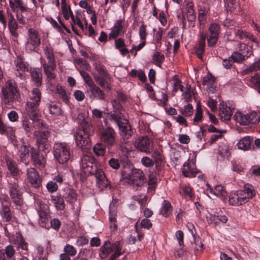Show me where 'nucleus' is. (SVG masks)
<instances>
[{"mask_svg": "<svg viewBox=\"0 0 260 260\" xmlns=\"http://www.w3.org/2000/svg\"><path fill=\"white\" fill-rule=\"evenodd\" d=\"M44 51L46 56L48 60V63H47V64H49L50 67L51 68H52V67H54V64H56L52 48L50 46H47L44 49Z\"/></svg>", "mask_w": 260, "mask_h": 260, "instance_id": "2f4dec72", "label": "nucleus"}, {"mask_svg": "<svg viewBox=\"0 0 260 260\" xmlns=\"http://www.w3.org/2000/svg\"><path fill=\"white\" fill-rule=\"evenodd\" d=\"M220 26L216 23L211 24L209 28L211 36L218 37Z\"/></svg>", "mask_w": 260, "mask_h": 260, "instance_id": "6e6d98bb", "label": "nucleus"}, {"mask_svg": "<svg viewBox=\"0 0 260 260\" xmlns=\"http://www.w3.org/2000/svg\"><path fill=\"white\" fill-rule=\"evenodd\" d=\"M51 198L57 209L62 210L65 208L63 198L60 195H52Z\"/></svg>", "mask_w": 260, "mask_h": 260, "instance_id": "473e14b6", "label": "nucleus"}, {"mask_svg": "<svg viewBox=\"0 0 260 260\" xmlns=\"http://www.w3.org/2000/svg\"><path fill=\"white\" fill-rule=\"evenodd\" d=\"M63 198L67 202L73 204L77 200V194L74 189L67 187L64 189V194Z\"/></svg>", "mask_w": 260, "mask_h": 260, "instance_id": "c756f323", "label": "nucleus"}, {"mask_svg": "<svg viewBox=\"0 0 260 260\" xmlns=\"http://www.w3.org/2000/svg\"><path fill=\"white\" fill-rule=\"evenodd\" d=\"M249 200L244 191L238 190L229 196V204L233 206H238L246 204Z\"/></svg>", "mask_w": 260, "mask_h": 260, "instance_id": "f8f14e48", "label": "nucleus"}, {"mask_svg": "<svg viewBox=\"0 0 260 260\" xmlns=\"http://www.w3.org/2000/svg\"><path fill=\"white\" fill-rule=\"evenodd\" d=\"M251 142V140L250 137H245L239 141L238 147L240 149L247 150L250 147Z\"/></svg>", "mask_w": 260, "mask_h": 260, "instance_id": "c9c22d12", "label": "nucleus"}, {"mask_svg": "<svg viewBox=\"0 0 260 260\" xmlns=\"http://www.w3.org/2000/svg\"><path fill=\"white\" fill-rule=\"evenodd\" d=\"M182 174L186 177L194 176L197 173L195 163L192 161H188L185 163L182 169Z\"/></svg>", "mask_w": 260, "mask_h": 260, "instance_id": "393cba45", "label": "nucleus"}, {"mask_svg": "<svg viewBox=\"0 0 260 260\" xmlns=\"http://www.w3.org/2000/svg\"><path fill=\"white\" fill-rule=\"evenodd\" d=\"M26 172L31 185L35 188H39L41 185V180L37 170L35 168H29L26 169Z\"/></svg>", "mask_w": 260, "mask_h": 260, "instance_id": "f3484780", "label": "nucleus"}, {"mask_svg": "<svg viewBox=\"0 0 260 260\" xmlns=\"http://www.w3.org/2000/svg\"><path fill=\"white\" fill-rule=\"evenodd\" d=\"M7 168L10 174L14 177L17 178L20 176V170L18 169L16 161L9 157L6 158Z\"/></svg>", "mask_w": 260, "mask_h": 260, "instance_id": "4be33fe9", "label": "nucleus"}, {"mask_svg": "<svg viewBox=\"0 0 260 260\" xmlns=\"http://www.w3.org/2000/svg\"><path fill=\"white\" fill-rule=\"evenodd\" d=\"M250 55L251 53H249L248 51H247V52L245 51L242 52L235 51L229 57V58H232L233 62L241 63L245 59V57L248 58Z\"/></svg>", "mask_w": 260, "mask_h": 260, "instance_id": "bb28decb", "label": "nucleus"}, {"mask_svg": "<svg viewBox=\"0 0 260 260\" xmlns=\"http://www.w3.org/2000/svg\"><path fill=\"white\" fill-rule=\"evenodd\" d=\"M30 156L32 161L37 167L43 168L44 167L45 159L40 150H37L34 147L30 148Z\"/></svg>", "mask_w": 260, "mask_h": 260, "instance_id": "a211bd4d", "label": "nucleus"}, {"mask_svg": "<svg viewBox=\"0 0 260 260\" xmlns=\"http://www.w3.org/2000/svg\"><path fill=\"white\" fill-rule=\"evenodd\" d=\"M42 127H41L40 128H42ZM35 135L38 149L42 151H49L50 144L48 140V138L49 136L50 133L48 131H43L41 129L36 131Z\"/></svg>", "mask_w": 260, "mask_h": 260, "instance_id": "0eeeda50", "label": "nucleus"}, {"mask_svg": "<svg viewBox=\"0 0 260 260\" xmlns=\"http://www.w3.org/2000/svg\"><path fill=\"white\" fill-rule=\"evenodd\" d=\"M41 99V93L38 88H34L32 91V96L31 99L32 102L36 105H40Z\"/></svg>", "mask_w": 260, "mask_h": 260, "instance_id": "79ce46f5", "label": "nucleus"}, {"mask_svg": "<svg viewBox=\"0 0 260 260\" xmlns=\"http://www.w3.org/2000/svg\"><path fill=\"white\" fill-rule=\"evenodd\" d=\"M121 247L120 243L115 242L111 243L109 240L105 242L104 245L100 248V255L102 258H106L107 255Z\"/></svg>", "mask_w": 260, "mask_h": 260, "instance_id": "2eb2a0df", "label": "nucleus"}, {"mask_svg": "<svg viewBox=\"0 0 260 260\" xmlns=\"http://www.w3.org/2000/svg\"><path fill=\"white\" fill-rule=\"evenodd\" d=\"M260 70V58L254 62L244 71L246 74H249L253 71H257Z\"/></svg>", "mask_w": 260, "mask_h": 260, "instance_id": "de8ad7c7", "label": "nucleus"}, {"mask_svg": "<svg viewBox=\"0 0 260 260\" xmlns=\"http://www.w3.org/2000/svg\"><path fill=\"white\" fill-rule=\"evenodd\" d=\"M156 185V180L155 176L152 174H150L149 176V181H148V185L149 187L148 188V191H151L153 190Z\"/></svg>", "mask_w": 260, "mask_h": 260, "instance_id": "603ef678", "label": "nucleus"}, {"mask_svg": "<svg viewBox=\"0 0 260 260\" xmlns=\"http://www.w3.org/2000/svg\"><path fill=\"white\" fill-rule=\"evenodd\" d=\"M152 59L158 66L160 67L161 64L165 59V57L164 54H161L160 52H155L153 55Z\"/></svg>", "mask_w": 260, "mask_h": 260, "instance_id": "49530a36", "label": "nucleus"}, {"mask_svg": "<svg viewBox=\"0 0 260 260\" xmlns=\"http://www.w3.org/2000/svg\"><path fill=\"white\" fill-rule=\"evenodd\" d=\"M39 105H36V103L31 102H27L26 104V110L27 114L29 118L33 119L35 121L39 123V114L38 107Z\"/></svg>", "mask_w": 260, "mask_h": 260, "instance_id": "6ab92c4d", "label": "nucleus"}, {"mask_svg": "<svg viewBox=\"0 0 260 260\" xmlns=\"http://www.w3.org/2000/svg\"><path fill=\"white\" fill-rule=\"evenodd\" d=\"M141 162L143 166L147 168L151 167L154 165L153 160L147 156H145L142 158Z\"/></svg>", "mask_w": 260, "mask_h": 260, "instance_id": "bf43d9fd", "label": "nucleus"}, {"mask_svg": "<svg viewBox=\"0 0 260 260\" xmlns=\"http://www.w3.org/2000/svg\"><path fill=\"white\" fill-rule=\"evenodd\" d=\"M172 210L173 208L170 203L168 201L164 200L160 209V213L166 217L169 215Z\"/></svg>", "mask_w": 260, "mask_h": 260, "instance_id": "58836bf2", "label": "nucleus"}, {"mask_svg": "<svg viewBox=\"0 0 260 260\" xmlns=\"http://www.w3.org/2000/svg\"><path fill=\"white\" fill-rule=\"evenodd\" d=\"M210 192L217 196H221L223 197H225L227 195V192L225 190L224 187L221 185L216 186L215 187V191L211 189Z\"/></svg>", "mask_w": 260, "mask_h": 260, "instance_id": "a18cd8bd", "label": "nucleus"}, {"mask_svg": "<svg viewBox=\"0 0 260 260\" xmlns=\"http://www.w3.org/2000/svg\"><path fill=\"white\" fill-rule=\"evenodd\" d=\"M215 81V77L211 74H209L203 78L202 82L203 85H213Z\"/></svg>", "mask_w": 260, "mask_h": 260, "instance_id": "4d7b16f0", "label": "nucleus"}, {"mask_svg": "<svg viewBox=\"0 0 260 260\" xmlns=\"http://www.w3.org/2000/svg\"><path fill=\"white\" fill-rule=\"evenodd\" d=\"M4 101L6 104H9L20 97L17 84L14 80H8L5 86L2 88Z\"/></svg>", "mask_w": 260, "mask_h": 260, "instance_id": "20e7f679", "label": "nucleus"}, {"mask_svg": "<svg viewBox=\"0 0 260 260\" xmlns=\"http://www.w3.org/2000/svg\"><path fill=\"white\" fill-rule=\"evenodd\" d=\"M9 189L10 196L13 203L17 206H21L23 204V199L18 184L15 182L10 183Z\"/></svg>", "mask_w": 260, "mask_h": 260, "instance_id": "ddd939ff", "label": "nucleus"}, {"mask_svg": "<svg viewBox=\"0 0 260 260\" xmlns=\"http://www.w3.org/2000/svg\"><path fill=\"white\" fill-rule=\"evenodd\" d=\"M258 115L256 112H252L245 115L240 112H237L234 116V119L241 125H248L255 123L257 121Z\"/></svg>", "mask_w": 260, "mask_h": 260, "instance_id": "1a4fd4ad", "label": "nucleus"}, {"mask_svg": "<svg viewBox=\"0 0 260 260\" xmlns=\"http://www.w3.org/2000/svg\"><path fill=\"white\" fill-rule=\"evenodd\" d=\"M64 252L70 256H75L77 253L76 248L72 245L67 244L64 247Z\"/></svg>", "mask_w": 260, "mask_h": 260, "instance_id": "5fc2aeb1", "label": "nucleus"}, {"mask_svg": "<svg viewBox=\"0 0 260 260\" xmlns=\"http://www.w3.org/2000/svg\"><path fill=\"white\" fill-rule=\"evenodd\" d=\"M79 71L80 75L83 78L85 82L88 85L89 87L94 83L88 73L83 70H79Z\"/></svg>", "mask_w": 260, "mask_h": 260, "instance_id": "09e8293b", "label": "nucleus"}, {"mask_svg": "<svg viewBox=\"0 0 260 260\" xmlns=\"http://www.w3.org/2000/svg\"><path fill=\"white\" fill-rule=\"evenodd\" d=\"M181 113L185 116H191L193 113V107L191 104H187L184 107V109L181 111Z\"/></svg>", "mask_w": 260, "mask_h": 260, "instance_id": "13d9d810", "label": "nucleus"}, {"mask_svg": "<svg viewBox=\"0 0 260 260\" xmlns=\"http://www.w3.org/2000/svg\"><path fill=\"white\" fill-rule=\"evenodd\" d=\"M18 150V155L20 162L27 166L29 164V153H30V147L27 145L23 141L16 145Z\"/></svg>", "mask_w": 260, "mask_h": 260, "instance_id": "9d476101", "label": "nucleus"}, {"mask_svg": "<svg viewBox=\"0 0 260 260\" xmlns=\"http://www.w3.org/2000/svg\"><path fill=\"white\" fill-rule=\"evenodd\" d=\"M109 119L114 121L118 126L121 136L124 140H127L132 136L133 131L126 119L121 120V116L116 114H111Z\"/></svg>", "mask_w": 260, "mask_h": 260, "instance_id": "39448f33", "label": "nucleus"}, {"mask_svg": "<svg viewBox=\"0 0 260 260\" xmlns=\"http://www.w3.org/2000/svg\"><path fill=\"white\" fill-rule=\"evenodd\" d=\"M112 104L114 108V113L113 114H116L121 116V120H122L123 114L122 111L123 108L122 106L120 104L119 102L116 100H114L112 102Z\"/></svg>", "mask_w": 260, "mask_h": 260, "instance_id": "37998d69", "label": "nucleus"}, {"mask_svg": "<svg viewBox=\"0 0 260 260\" xmlns=\"http://www.w3.org/2000/svg\"><path fill=\"white\" fill-rule=\"evenodd\" d=\"M15 252L14 246L8 245L5 249L0 250V260H15L14 257Z\"/></svg>", "mask_w": 260, "mask_h": 260, "instance_id": "aec40b11", "label": "nucleus"}, {"mask_svg": "<svg viewBox=\"0 0 260 260\" xmlns=\"http://www.w3.org/2000/svg\"><path fill=\"white\" fill-rule=\"evenodd\" d=\"M32 80L35 82L36 86H41L42 84V75L39 69H34L30 72Z\"/></svg>", "mask_w": 260, "mask_h": 260, "instance_id": "72a5a7b5", "label": "nucleus"}, {"mask_svg": "<svg viewBox=\"0 0 260 260\" xmlns=\"http://www.w3.org/2000/svg\"><path fill=\"white\" fill-rule=\"evenodd\" d=\"M206 219L209 224L214 223L215 224H217L219 223L218 215L209 214V215L207 216Z\"/></svg>", "mask_w": 260, "mask_h": 260, "instance_id": "680f3d73", "label": "nucleus"}, {"mask_svg": "<svg viewBox=\"0 0 260 260\" xmlns=\"http://www.w3.org/2000/svg\"><path fill=\"white\" fill-rule=\"evenodd\" d=\"M196 15L193 9L188 10L187 14V20L189 23V26L194 27L196 23Z\"/></svg>", "mask_w": 260, "mask_h": 260, "instance_id": "c03bdc74", "label": "nucleus"}, {"mask_svg": "<svg viewBox=\"0 0 260 260\" xmlns=\"http://www.w3.org/2000/svg\"><path fill=\"white\" fill-rule=\"evenodd\" d=\"M191 188L186 185H183L181 187V189L179 190V193L181 195H184L185 197H191Z\"/></svg>", "mask_w": 260, "mask_h": 260, "instance_id": "052dcab7", "label": "nucleus"}, {"mask_svg": "<svg viewBox=\"0 0 260 260\" xmlns=\"http://www.w3.org/2000/svg\"><path fill=\"white\" fill-rule=\"evenodd\" d=\"M241 190L245 192L246 196L247 197H248L249 199L252 198L255 195V191L254 189L253 186L249 183L246 184L244 186V189Z\"/></svg>", "mask_w": 260, "mask_h": 260, "instance_id": "ea45409f", "label": "nucleus"}, {"mask_svg": "<svg viewBox=\"0 0 260 260\" xmlns=\"http://www.w3.org/2000/svg\"><path fill=\"white\" fill-rule=\"evenodd\" d=\"M49 112L53 116H59L61 114V110L58 105L52 103L47 105Z\"/></svg>", "mask_w": 260, "mask_h": 260, "instance_id": "4c0bfd02", "label": "nucleus"}, {"mask_svg": "<svg viewBox=\"0 0 260 260\" xmlns=\"http://www.w3.org/2000/svg\"><path fill=\"white\" fill-rule=\"evenodd\" d=\"M105 146H106L105 145L97 143L93 147V151L96 155L102 156L105 152Z\"/></svg>", "mask_w": 260, "mask_h": 260, "instance_id": "8fccbe9b", "label": "nucleus"}, {"mask_svg": "<svg viewBox=\"0 0 260 260\" xmlns=\"http://www.w3.org/2000/svg\"><path fill=\"white\" fill-rule=\"evenodd\" d=\"M100 136L102 142L108 148H111L116 144V134L110 126L100 129Z\"/></svg>", "mask_w": 260, "mask_h": 260, "instance_id": "423d86ee", "label": "nucleus"}, {"mask_svg": "<svg viewBox=\"0 0 260 260\" xmlns=\"http://www.w3.org/2000/svg\"><path fill=\"white\" fill-rule=\"evenodd\" d=\"M22 126L28 136H30L33 129L36 127L38 128L44 127V124L41 120L39 123L35 121L33 119H28L26 117H23L21 120Z\"/></svg>", "mask_w": 260, "mask_h": 260, "instance_id": "dca6fc26", "label": "nucleus"}, {"mask_svg": "<svg viewBox=\"0 0 260 260\" xmlns=\"http://www.w3.org/2000/svg\"><path fill=\"white\" fill-rule=\"evenodd\" d=\"M206 36L202 34L199 40V45L194 47L195 54L200 59H203L202 55L205 52Z\"/></svg>", "mask_w": 260, "mask_h": 260, "instance_id": "c85d7f7f", "label": "nucleus"}, {"mask_svg": "<svg viewBox=\"0 0 260 260\" xmlns=\"http://www.w3.org/2000/svg\"><path fill=\"white\" fill-rule=\"evenodd\" d=\"M53 152L55 160L60 164L63 165L67 163L71 158L70 147L64 143H55Z\"/></svg>", "mask_w": 260, "mask_h": 260, "instance_id": "7ed1b4c3", "label": "nucleus"}, {"mask_svg": "<svg viewBox=\"0 0 260 260\" xmlns=\"http://www.w3.org/2000/svg\"><path fill=\"white\" fill-rule=\"evenodd\" d=\"M235 35L241 40L245 39L246 40H251L255 43L256 46H258V42L257 41L256 39L253 37L252 35L247 31H244L241 29H238L235 31Z\"/></svg>", "mask_w": 260, "mask_h": 260, "instance_id": "7c9ffc66", "label": "nucleus"}, {"mask_svg": "<svg viewBox=\"0 0 260 260\" xmlns=\"http://www.w3.org/2000/svg\"><path fill=\"white\" fill-rule=\"evenodd\" d=\"M250 82L253 87L260 93V75L255 74L250 78Z\"/></svg>", "mask_w": 260, "mask_h": 260, "instance_id": "a19ab883", "label": "nucleus"}, {"mask_svg": "<svg viewBox=\"0 0 260 260\" xmlns=\"http://www.w3.org/2000/svg\"><path fill=\"white\" fill-rule=\"evenodd\" d=\"M50 223L51 227L53 229L57 231L59 230L61 225V222L59 219L57 218H53L52 220H51Z\"/></svg>", "mask_w": 260, "mask_h": 260, "instance_id": "774afa93", "label": "nucleus"}, {"mask_svg": "<svg viewBox=\"0 0 260 260\" xmlns=\"http://www.w3.org/2000/svg\"><path fill=\"white\" fill-rule=\"evenodd\" d=\"M46 187L49 192H53L57 190L58 185L55 182L50 181L46 184Z\"/></svg>", "mask_w": 260, "mask_h": 260, "instance_id": "0e129e2a", "label": "nucleus"}, {"mask_svg": "<svg viewBox=\"0 0 260 260\" xmlns=\"http://www.w3.org/2000/svg\"><path fill=\"white\" fill-rule=\"evenodd\" d=\"M136 147L140 151L148 154L152 152L154 144L151 139L147 137H143L136 141Z\"/></svg>", "mask_w": 260, "mask_h": 260, "instance_id": "9b49d317", "label": "nucleus"}, {"mask_svg": "<svg viewBox=\"0 0 260 260\" xmlns=\"http://www.w3.org/2000/svg\"><path fill=\"white\" fill-rule=\"evenodd\" d=\"M44 72L46 75L48 82L51 81L52 80L55 78V75L52 72L56 69V64H54V67L51 68L50 67L49 64L44 63L43 64Z\"/></svg>", "mask_w": 260, "mask_h": 260, "instance_id": "f704fd0d", "label": "nucleus"}, {"mask_svg": "<svg viewBox=\"0 0 260 260\" xmlns=\"http://www.w3.org/2000/svg\"><path fill=\"white\" fill-rule=\"evenodd\" d=\"M233 109H234V108L221 104L219 113L221 120L222 121L230 120L233 114Z\"/></svg>", "mask_w": 260, "mask_h": 260, "instance_id": "a878e982", "label": "nucleus"}, {"mask_svg": "<svg viewBox=\"0 0 260 260\" xmlns=\"http://www.w3.org/2000/svg\"><path fill=\"white\" fill-rule=\"evenodd\" d=\"M81 167L86 175H94L96 179V183L99 188L104 189L109 185V181L106 178L102 169L99 168L95 160L88 155H84L81 160Z\"/></svg>", "mask_w": 260, "mask_h": 260, "instance_id": "f03ea898", "label": "nucleus"}, {"mask_svg": "<svg viewBox=\"0 0 260 260\" xmlns=\"http://www.w3.org/2000/svg\"><path fill=\"white\" fill-rule=\"evenodd\" d=\"M126 178L129 182L137 186L142 185L144 182V174L140 169H133Z\"/></svg>", "mask_w": 260, "mask_h": 260, "instance_id": "4468645a", "label": "nucleus"}, {"mask_svg": "<svg viewBox=\"0 0 260 260\" xmlns=\"http://www.w3.org/2000/svg\"><path fill=\"white\" fill-rule=\"evenodd\" d=\"M15 69L25 72L28 70V67L21 59H18L16 62Z\"/></svg>", "mask_w": 260, "mask_h": 260, "instance_id": "864d4df0", "label": "nucleus"}, {"mask_svg": "<svg viewBox=\"0 0 260 260\" xmlns=\"http://www.w3.org/2000/svg\"><path fill=\"white\" fill-rule=\"evenodd\" d=\"M202 113L203 112L201 106L200 105V104H198L196 108V111L195 113L194 117L193 118L194 122H198L202 120L203 117Z\"/></svg>", "mask_w": 260, "mask_h": 260, "instance_id": "3c124183", "label": "nucleus"}, {"mask_svg": "<svg viewBox=\"0 0 260 260\" xmlns=\"http://www.w3.org/2000/svg\"><path fill=\"white\" fill-rule=\"evenodd\" d=\"M10 203L7 202V204H4V200H2V209L0 210V214L6 221H9L12 219V215L10 208Z\"/></svg>", "mask_w": 260, "mask_h": 260, "instance_id": "cd10ccee", "label": "nucleus"}, {"mask_svg": "<svg viewBox=\"0 0 260 260\" xmlns=\"http://www.w3.org/2000/svg\"><path fill=\"white\" fill-rule=\"evenodd\" d=\"M152 152L151 156L155 165V172L159 173L164 167V162L161 155L157 149L153 150Z\"/></svg>", "mask_w": 260, "mask_h": 260, "instance_id": "b1692460", "label": "nucleus"}, {"mask_svg": "<svg viewBox=\"0 0 260 260\" xmlns=\"http://www.w3.org/2000/svg\"><path fill=\"white\" fill-rule=\"evenodd\" d=\"M77 120L80 124L82 129H79L75 136L77 146L82 150L86 151L91 147L89 137L93 134L94 128L90 122L87 116L83 113L78 115Z\"/></svg>", "mask_w": 260, "mask_h": 260, "instance_id": "f257e3e1", "label": "nucleus"}, {"mask_svg": "<svg viewBox=\"0 0 260 260\" xmlns=\"http://www.w3.org/2000/svg\"><path fill=\"white\" fill-rule=\"evenodd\" d=\"M89 90L90 92L89 96L91 99H96L99 100L105 101L106 95L104 91L96 86L95 83L89 87Z\"/></svg>", "mask_w": 260, "mask_h": 260, "instance_id": "412c9836", "label": "nucleus"}, {"mask_svg": "<svg viewBox=\"0 0 260 260\" xmlns=\"http://www.w3.org/2000/svg\"><path fill=\"white\" fill-rule=\"evenodd\" d=\"M122 22L121 20H118L115 22L111 32L109 35L110 40L115 39L124 32V31L123 30Z\"/></svg>", "mask_w": 260, "mask_h": 260, "instance_id": "5701e85b", "label": "nucleus"}, {"mask_svg": "<svg viewBox=\"0 0 260 260\" xmlns=\"http://www.w3.org/2000/svg\"><path fill=\"white\" fill-rule=\"evenodd\" d=\"M10 6L12 10H15V8H19L20 11L22 12H25L27 10L28 8L24 6L23 3L21 0H9Z\"/></svg>", "mask_w": 260, "mask_h": 260, "instance_id": "e433bc0d", "label": "nucleus"}, {"mask_svg": "<svg viewBox=\"0 0 260 260\" xmlns=\"http://www.w3.org/2000/svg\"><path fill=\"white\" fill-rule=\"evenodd\" d=\"M28 38L25 43L26 49L30 52L35 51L41 44V38L38 31L32 28L28 30Z\"/></svg>", "mask_w": 260, "mask_h": 260, "instance_id": "6e6552de", "label": "nucleus"}, {"mask_svg": "<svg viewBox=\"0 0 260 260\" xmlns=\"http://www.w3.org/2000/svg\"><path fill=\"white\" fill-rule=\"evenodd\" d=\"M57 92L60 95L63 101L67 102L68 101V96L65 90L61 86H57L56 87Z\"/></svg>", "mask_w": 260, "mask_h": 260, "instance_id": "69168bd1", "label": "nucleus"}, {"mask_svg": "<svg viewBox=\"0 0 260 260\" xmlns=\"http://www.w3.org/2000/svg\"><path fill=\"white\" fill-rule=\"evenodd\" d=\"M76 62L80 66L81 68L85 70H88L90 68V64L87 62L86 60L82 58H79L76 59Z\"/></svg>", "mask_w": 260, "mask_h": 260, "instance_id": "338daca9", "label": "nucleus"}, {"mask_svg": "<svg viewBox=\"0 0 260 260\" xmlns=\"http://www.w3.org/2000/svg\"><path fill=\"white\" fill-rule=\"evenodd\" d=\"M109 166L115 170H117L120 167L119 160L118 159L111 158L108 161Z\"/></svg>", "mask_w": 260, "mask_h": 260, "instance_id": "e2e57ef3", "label": "nucleus"}]
</instances>
